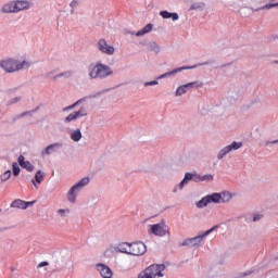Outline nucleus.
<instances>
[{"instance_id": "1", "label": "nucleus", "mask_w": 278, "mask_h": 278, "mask_svg": "<svg viewBox=\"0 0 278 278\" xmlns=\"http://www.w3.org/2000/svg\"><path fill=\"white\" fill-rule=\"evenodd\" d=\"M30 66L31 63H29V61L18 60L16 58H7L0 61V68L9 75L12 73H21V71H27Z\"/></svg>"}, {"instance_id": "2", "label": "nucleus", "mask_w": 278, "mask_h": 278, "mask_svg": "<svg viewBox=\"0 0 278 278\" xmlns=\"http://www.w3.org/2000/svg\"><path fill=\"white\" fill-rule=\"evenodd\" d=\"M114 75V70L110 65H105L101 62L91 64L88 67V76L90 79H105Z\"/></svg>"}, {"instance_id": "3", "label": "nucleus", "mask_w": 278, "mask_h": 278, "mask_svg": "<svg viewBox=\"0 0 278 278\" xmlns=\"http://www.w3.org/2000/svg\"><path fill=\"white\" fill-rule=\"evenodd\" d=\"M119 249L124 252V255H131L132 257H140V255L147 253V245L142 241L123 242Z\"/></svg>"}, {"instance_id": "4", "label": "nucleus", "mask_w": 278, "mask_h": 278, "mask_svg": "<svg viewBox=\"0 0 278 278\" xmlns=\"http://www.w3.org/2000/svg\"><path fill=\"white\" fill-rule=\"evenodd\" d=\"M90 184V177H84L78 180L66 193V199L68 203H77V194L81 192Z\"/></svg>"}, {"instance_id": "5", "label": "nucleus", "mask_w": 278, "mask_h": 278, "mask_svg": "<svg viewBox=\"0 0 278 278\" xmlns=\"http://www.w3.org/2000/svg\"><path fill=\"white\" fill-rule=\"evenodd\" d=\"M148 233L150 236L164 238V236H170V228L166 225V222L162 220L159 224L148 226Z\"/></svg>"}, {"instance_id": "6", "label": "nucleus", "mask_w": 278, "mask_h": 278, "mask_svg": "<svg viewBox=\"0 0 278 278\" xmlns=\"http://www.w3.org/2000/svg\"><path fill=\"white\" fill-rule=\"evenodd\" d=\"M240 10H253V12H261V10H273V8H278V2H267L262 7H257L251 0H241L239 4Z\"/></svg>"}, {"instance_id": "7", "label": "nucleus", "mask_w": 278, "mask_h": 278, "mask_svg": "<svg viewBox=\"0 0 278 278\" xmlns=\"http://www.w3.org/2000/svg\"><path fill=\"white\" fill-rule=\"evenodd\" d=\"M97 49L103 55H114V53H116V48L110 45L104 38L98 40Z\"/></svg>"}, {"instance_id": "8", "label": "nucleus", "mask_w": 278, "mask_h": 278, "mask_svg": "<svg viewBox=\"0 0 278 278\" xmlns=\"http://www.w3.org/2000/svg\"><path fill=\"white\" fill-rule=\"evenodd\" d=\"M213 231L214 229H210L197 237L189 238L182 242V247H200L201 242H203V240H205V238H207V236H210V233Z\"/></svg>"}, {"instance_id": "9", "label": "nucleus", "mask_w": 278, "mask_h": 278, "mask_svg": "<svg viewBox=\"0 0 278 278\" xmlns=\"http://www.w3.org/2000/svg\"><path fill=\"white\" fill-rule=\"evenodd\" d=\"M238 149H242V142L232 141L230 144L222 148L217 153V160H223L228 153L231 151H238Z\"/></svg>"}, {"instance_id": "10", "label": "nucleus", "mask_w": 278, "mask_h": 278, "mask_svg": "<svg viewBox=\"0 0 278 278\" xmlns=\"http://www.w3.org/2000/svg\"><path fill=\"white\" fill-rule=\"evenodd\" d=\"M147 270L152 278H162L164 277V273H166V266L164 264H153L147 267Z\"/></svg>"}, {"instance_id": "11", "label": "nucleus", "mask_w": 278, "mask_h": 278, "mask_svg": "<svg viewBox=\"0 0 278 278\" xmlns=\"http://www.w3.org/2000/svg\"><path fill=\"white\" fill-rule=\"evenodd\" d=\"M13 5L15 14H18V12H25L27 10H30L34 3H31V1L29 0H13Z\"/></svg>"}, {"instance_id": "12", "label": "nucleus", "mask_w": 278, "mask_h": 278, "mask_svg": "<svg viewBox=\"0 0 278 278\" xmlns=\"http://www.w3.org/2000/svg\"><path fill=\"white\" fill-rule=\"evenodd\" d=\"M96 269L98 270V273H100L101 277L103 278L114 277V273L112 271V268H110V266L103 263L96 264Z\"/></svg>"}, {"instance_id": "13", "label": "nucleus", "mask_w": 278, "mask_h": 278, "mask_svg": "<svg viewBox=\"0 0 278 278\" xmlns=\"http://www.w3.org/2000/svg\"><path fill=\"white\" fill-rule=\"evenodd\" d=\"M1 14H16L14 9V0L7 1L0 7Z\"/></svg>"}, {"instance_id": "14", "label": "nucleus", "mask_w": 278, "mask_h": 278, "mask_svg": "<svg viewBox=\"0 0 278 278\" xmlns=\"http://www.w3.org/2000/svg\"><path fill=\"white\" fill-rule=\"evenodd\" d=\"M121 247H123V242L118 243L117 245H110L105 251H104V256L110 257L114 255V253H123L125 254L124 251H122Z\"/></svg>"}, {"instance_id": "15", "label": "nucleus", "mask_w": 278, "mask_h": 278, "mask_svg": "<svg viewBox=\"0 0 278 278\" xmlns=\"http://www.w3.org/2000/svg\"><path fill=\"white\" fill-rule=\"evenodd\" d=\"M197 175L192 174V173H187L185 175V178L180 181V184L178 185L179 190H184V188H186V186H188V184H190V181H192V179L194 181H197Z\"/></svg>"}, {"instance_id": "16", "label": "nucleus", "mask_w": 278, "mask_h": 278, "mask_svg": "<svg viewBox=\"0 0 278 278\" xmlns=\"http://www.w3.org/2000/svg\"><path fill=\"white\" fill-rule=\"evenodd\" d=\"M191 88H194V83H188L186 85L179 86L175 91V97H182V94H186V92L191 90Z\"/></svg>"}, {"instance_id": "17", "label": "nucleus", "mask_w": 278, "mask_h": 278, "mask_svg": "<svg viewBox=\"0 0 278 278\" xmlns=\"http://www.w3.org/2000/svg\"><path fill=\"white\" fill-rule=\"evenodd\" d=\"M160 16L164 18V21H178L179 20V13L176 12H169V11H160Z\"/></svg>"}, {"instance_id": "18", "label": "nucleus", "mask_w": 278, "mask_h": 278, "mask_svg": "<svg viewBox=\"0 0 278 278\" xmlns=\"http://www.w3.org/2000/svg\"><path fill=\"white\" fill-rule=\"evenodd\" d=\"M203 10H205V2L191 1L190 5H189V12H194V11L203 12Z\"/></svg>"}, {"instance_id": "19", "label": "nucleus", "mask_w": 278, "mask_h": 278, "mask_svg": "<svg viewBox=\"0 0 278 278\" xmlns=\"http://www.w3.org/2000/svg\"><path fill=\"white\" fill-rule=\"evenodd\" d=\"M29 205H34V202H25L23 200H15L11 203V207H17L18 210H27Z\"/></svg>"}, {"instance_id": "20", "label": "nucleus", "mask_w": 278, "mask_h": 278, "mask_svg": "<svg viewBox=\"0 0 278 278\" xmlns=\"http://www.w3.org/2000/svg\"><path fill=\"white\" fill-rule=\"evenodd\" d=\"M17 162L22 168H25L26 170H34V165L29 161H25V156L20 155L17 159Z\"/></svg>"}, {"instance_id": "21", "label": "nucleus", "mask_w": 278, "mask_h": 278, "mask_svg": "<svg viewBox=\"0 0 278 278\" xmlns=\"http://www.w3.org/2000/svg\"><path fill=\"white\" fill-rule=\"evenodd\" d=\"M79 3H81V0H71L70 9L66 11V16H73V14H75V10L79 8Z\"/></svg>"}, {"instance_id": "22", "label": "nucleus", "mask_w": 278, "mask_h": 278, "mask_svg": "<svg viewBox=\"0 0 278 278\" xmlns=\"http://www.w3.org/2000/svg\"><path fill=\"white\" fill-rule=\"evenodd\" d=\"M153 31V24H147L143 28L136 33L137 38H142V36H147V34H151Z\"/></svg>"}, {"instance_id": "23", "label": "nucleus", "mask_w": 278, "mask_h": 278, "mask_svg": "<svg viewBox=\"0 0 278 278\" xmlns=\"http://www.w3.org/2000/svg\"><path fill=\"white\" fill-rule=\"evenodd\" d=\"M45 180V173L42 170H38L35 175V179L31 180V184L35 188H38L40 184Z\"/></svg>"}, {"instance_id": "24", "label": "nucleus", "mask_w": 278, "mask_h": 278, "mask_svg": "<svg viewBox=\"0 0 278 278\" xmlns=\"http://www.w3.org/2000/svg\"><path fill=\"white\" fill-rule=\"evenodd\" d=\"M190 67H178L176 70H173L170 72H167L161 76H159V79H166V77H173V75H177V73H181V71H188Z\"/></svg>"}, {"instance_id": "25", "label": "nucleus", "mask_w": 278, "mask_h": 278, "mask_svg": "<svg viewBox=\"0 0 278 278\" xmlns=\"http://www.w3.org/2000/svg\"><path fill=\"white\" fill-rule=\"evenodd\" d=\"M70 138L71 140H73V142H79V140L84 138V135L81 134V129L77 128L73 130L70 135Z\"/></svg>"}, {"instance_id": "26", "label": "nucleus", "mask_w": 278, "mask_h": 278, "mask_svg": "<svg viewBox=\"0 0 278 278\" xmlns=\"http://www.w3.org/2000/svg\"><path fill=\"white\" fill-rule=\"evenodd\" d=\"M219 197H220L222 203H229V201H231V199H233V197H236V194H233L229 191H224V192L219 193Z\"/></svg>"}, {"instance_id": "27", "label": "nucleus", "mask_w": 278, "mask_h": 278, "mask_svg": "<svg viewBox=\"0 0 278 278\" xmlns=\"http://www.w3.org/2000/svg\"><path fill=\"white\" fill-rule=\"evenodd\" d=\"M46 77H48L50 81H58V79H61V73H59L58 70H52L46 74Z\"/></svg>"}, {"instance_id": "28", "label": "nucleus", "mask_w": 278, "mask_h": 278, "mask_svg": "<svg viewBox=\"0 0 278 278\" xmlns=\"http://www.w3.org/2000/svg\"><path fill=\"white\" fill-rule=\"evenodd\" d=\"M148 49H149V51H152L153 53H160L162 51V47H160V45H157V42H155V41H150L148 43Z\"/></svg>"}, {"instance_id": "29", "label": "nucleus", "mask_w": 278, "mask_h": 278, "mask_svg": "<svg viewBox=\"0 0 278 278\" xmlns=\"http://www.w3.org/2000/svg\"><path fill=\"white\" fill-rule=\"evenodd\" d=\"M210 203H211L210 198H208V195H206V197L202 198L200 201H198L195 203V205H197V207L202 208V207H207V205H210Z\"/></svg>"}, {"instance_id": "30", "label": "nucleus", "mask_w": 278, "mask_h": 278, "mask_svg": "<svg viewBox=\"0 0 278 278\" xmlns=\"http://www.w3.org/2000/svg\"><path fill=\"white\" fill-rule=\"evenodd\" d=\"M195 181H214V175L205 174V175L198 176L195 178Z\"/></svg>"}, {"instance_id": "31", "label": "nucleus", "mask_w": 278, "mask_h": 278, "mask_svg": "<svg viewBox=\"0 0 278 278\" xmlns=\"http://www.w3.org/2000/svg\"><path fill=\"white\" fill-rule=\"evenodd\" d=\"M56 214L58 216H60L61 218H66L70 216L71 214V208H58L56 210Z\"/></svg>"}, {"instance_id": "32", "label": "nucleus", "mask_w": 278, "mask_h": 278, "mask_svg": "<svg viewBox=\"0 0 278 278\" xmlns=\"http://www.w3.org/2000/svg\"><path fill=\"white\" fill-rule=\"evenodd\" d=\"M210 203H222L220 193H213L208 195Z\"/></svg>"}, {"instance_id": "33", "label": "nucleus", "mask_w": 278, "mask_h": 278, "mask_svg": "<svg viewBox=\"0 0 278 278\" xmlns=\"http://www.w3.org/2000/svg\"><path fill=\"white\" fill-rule=\"evenodd\" d=\"M77 118H81L84 116H88V109L81 108L78 111H75Z\"/></svg>"}, {"instance_id": "34", "label": "nucleus", "mask_w": 278, "mask_h": 278, "mask_svg": "<svg viewBox=\"0 0 278 278\" xmlns=\"http://www.w3.org/2000/svg\"><path fill=\"white\" fill-rule=\"evenodd\" d=\"M54 149H60V143H53L46 148V155H51V151H54Z\"/></svg>"}, {"instance_id": "35", "label": "nucleus", "mask_w": 278, "mask_h": 278, "mask_svg": "<svg viewBox=\"0 0 278 278\" xmlns=\"http://www.w3.org/2000/svg\"><path fill=\"white\" fill-rule=\"evenodd\" d=\"M75 75V72L73 71H65L63 73H61V78L63 77V79H72V77Z\"/></svg>"}, {"instance_id": "36", "label": "nucleus", "mask_w": 278, "mask_h": 278, "mask_svg": "<svg viewBox=\"0 0 278 278\" xmlns=\"http://www.w3.org/2000/svg\"><path fill=\"white\" fill-rule=\"evenodd\" d=\"M12 168L14 177H18V175H21V167L18 166V163L14 162L12 164Z\"/></svg>"}, {"instance_id": "37", "label": "nucleus", "mask_w": 278, "mask_h": 278, "mask_svg": "<svg viewBox=\"0 0 278 278\" xmlns=\"http://www.w3.org/2000/svg\"><path fill=\"white\" fill-rule=\"evenodd\" d=\"M137 278H152V276L149 273V269L146 268L144 270L138 274Z\"/></svg>"}, {"instance_id": "38", "label": "nucleus", "mask_w": 278, "mask_h": 278, "mask_svg": "<svg viewBox=\"0 0 278 278\" xmlns=\"http://www.w3.org/2000/svg\"><path fill=\"white\" fill-rule=\"evenodd\" d=\"M10 177H12V170L8 169L5 170L2 176H1V181H8V179H10Z\"/></svg>"}, {"instance_id": "39", "label": "nucleus", "mask_w": 278, "mask_h": 278, "mask_svg": "<svg viewBox=\"0 0 278 278\" xmlns=\"http://www.w3.org/2000/svg\"><path fill=\"white\" fill-rule=\"evenodd\" d=\"M77 113L73 112L65 117V123H72V121H77Z\"/></svg>"}, {"instance_id": "40", "label": "nucleus", "mask_w": 278, "mask_h": 278, "mask_svg": "<svg viewBox=\"0 0 278 278\" xmlns=\"http://www.w3.org/2000/svg\"><path fill=\"white\" fill-rule=\"evenodd\" d=\"M23 97L21 96H16L14 98H12L9 102L8 105H14L16 103H20V101H22Z\"/></svg>"}, {"instance_id": "41", "label": "nucleus", "mask_w": 278, "mask_h": 278, "mask_svg": "<svg viewBox=\"0 0 278 278\" xmlns=\"http://www.w3.org/2000/svg\"><path fill=\"white\" fill-rule=\"evenodd\" d=\"M81 103H84V100H78V101H76L74 104H72V105H70V106H67V108H65V109L63 110V112H67V110H75L76 106L79 105V104H81Z\"/></svg>"}, {"instance_id": "42", "label": "nucleus", "mask_w": 278, "mask_h": 278, "mask_svg": "<svg viewBox=\"0 0 278 278\" xmlns=\"http://www.w3.org/2000/svg\"><path fill=\"white\" fill-rule=\"evenodd\" d=\"M262 218H264V215H262V214H255V215L253 216V222H254V223H257V220H262Z\"/></svg>"}, {"instance_id": "43", "label": "nucleus", "mask_w": 278, "mask_h": 278, "mask_svg": "<svg viewBox=\"0 0 278 278\" xmlns=\"http://www.w3.org/2000/svg\"><path fill=\"white\" fill-rule=\"evenodd\" d=\"M157 84H160L157 80H151V81L144 83V86H157Z\"/></svg>"}, {"instance_id": "44", "label": "nucleus", "mask_w": 278, "mask_h": 278, "mask_svg": "<svg viewBox=\"0 0 278 278\" xmlns=\"http://www.w3.org/2000/svg\"><path fill=\"white\" fill-rule=\"evenodd\" d=\"M269 144H278V139L277 140H274V141H267L265 143V147H269Z\"/></svg>"}, {"instance_id": "45", "label": "nucleus", "mask_w": 278, "mask_h": 278, "mask_svg": "<svg viewBox=\"0 0 278 278\" xmlns=\"http://www.w3.org/2000/svg\"><path fill=\"white\" fill-rule=\"evenodd\" d=\"M45 266H49V262H41L39 265H38V268H42Z\"/></svg>"}, {"instance_id": "46", "label": "nucleus", "mask_w": 278, "mask_h": 278, "mask_svg": "<svg viewBox=\"0 0 278 278\" xmlns=\"http://www.w3.org/2000/svg\"><path fill=\"white\" fill-rule=\"evenodd\" d=\"M126 34H129L130 36H136V33H134L131 30L126 31Z\"/></svg>"}, {"instance_id": "47", "label": "nucleus", "mask_w": 278, "mask_h": 278, "mask_svg": "<svg viewBox=\"0 0 278 278\" xmlns=\"http://www.w3.org/2000/svg\"><path fill=\"white\" fill-rule=\"evenodd\" d=\"M274 64H277V65H278V61H274Z\"/></svg>"}, {"instance_id": "48", "label": "nucleus", "mask_w": 278, "mask_h": 278, "mask_svg": "<svg viewBox=\"0 0 278 278\" xmlns=\"http://www.w3.org/2000/svg\"><path fill=\"white\" fill-rule=\"evenodd\" d=\"M26 114H30V113H24V116H26Z\"/></svg>"}, {"instance_id": "49", "label": "nucleus", "mask_w": 278, "mask_h": 278, "mask_svg": "<svg viewBox=\"0 0 278 278\" xmlns=\"http://www.w3.org/2000/svg\"><path fill=\"white\" fill-rule=\"evenodd\" d=\"M11 270H14V268H13V267H11Z\"/></svg>"}]
</instances>
